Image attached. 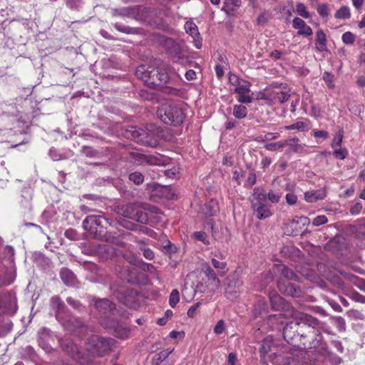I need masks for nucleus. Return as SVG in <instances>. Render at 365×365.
<instances>
[{"label": "nucleus", "instance_id": "50", "mask_svg": "<svg viewBox=\"0 0 365 365\" xmlns=\"http://www.w3.org/2000/svg\"><path fill=\"white\" fill-rule=\"evenodd\" d=\"M271 343L272 341L267 339H265L262 341L260 352L262 354L264 355L270 351Z\"/></svg>", "mask_w": 365, "mask_h": 365}, {"label": "nucleus", "instance_id": "42", "mask_svg": "<svg viewBox=\"0 0 365 365\" xmlns=\"http://www.w3.org/2000/svg\"><path fill=\"white\" fill-rule=\"evenodd\" d=\"M341 40L344 43H345L346 45H351L355 41V36L351 32L346 31L344 34H343V35L341 36Z\"/></svg>", "mask_w": 365, "mask_h": 365}, {"label": "nucleus", "instance_id": "4", "mask_svg": "<svg viewBox=\"0 0 365 365\" xmlns=\"http://www.w3.org/2000/svg\"><path fill=\"white\" fill-rule=\"evenodd\" d=\"M135 73L148 86L153 88L165 84L169 79V76L166 71L152 66L141 65L137 68Z\"/></svg>", "mask_w": 365, "mask_h": 365}, {"label": "nucleus", "instance_id": "36", "mask_svg": "<svg viewBox=\"0 0 365 365\" xmlns=\"http://www.w3.org/2000/svg\"><path fill=\"white\" fill-rule=\"evenodd\" d=\"M308 125L309 120L307 119H305L304 121H297L295 123L287 125L284 127V128L286 130H298L300 131H303Z\"/></svg>", "mask_w": 365, "mask_h": 365}, {"label": "nucleus", "instance_id": "28", "mask_svg": "<svg viewBox=\"0 0 365 365\" xmlns=\"http://www.w3.org/2000/svg\"><path fill=\"white\" fill-rule=\"evenodd\" d=\"M135 293L130 290H127L125 293H121V296H118V299L126 306L132 307L133 300L132 297Z\"/></svg>", "mask_w": 365, "mask_h": 365}, {"label": "nucleus", "instance_id": "62", "mask_svg": "<svg viewBox=\"0 0 365 365\" xmlns=\"http://www.w3.org/2000/svg\"><path fill=\"white\" fill-rule=\"evenodd\" d=\"M51 331L46 328H42L38 331L39 338L43 340H46L47 338L50 337Z\"/></svg>", "mask_w": 365, "mask_h": 365}, {"label": "nucleus", "instance_id": "49", "mask_svg": "<svg viewBox=\"0 0 365 365\" xmlns=\"http://www.w3.org/2000/svg\"><path fill=\"white\" fill-rule=\"evenodd\" d=\"M323 80L326 82L328 87L333 88L334 84L333 83L334 76L329 72H324L322 76Z\"/></svg>", "mask_w": 365, "mask_h": 365}, {"label": "nucleus", "instance_id": "40", "mask_svg": "<svg viewBox=\"0 0 365 365\" xmlns=\"http://www.w3.org/2000/svg\"><path fill=\"white\" fill-rule=\"evenodd\" d=\"M180 301V294L178 289H173L169 297V304L174 308Z\"/></svg>", "mask_w": 365, "mask_h": 365}, {"label": "nucleus", "instance_id": "48", "mask_svg": "<svg viewBox=\"0 0 365 365\" xmlns=\"http://www.w3.org/2000/svg\"><path fill=\"white\" fill-rule=\"evenodd\" d=\"M114 28L122 32V33H125V34H133L134 33V31L135 29L133 28H131V27H129V26H124V25H122L120 24H115L113 25Z\"/></svg>", "mask_w": 365, "mask_h": 365}, {"label": "nucleus", "instance_id": "59", "mask_svg": "<svg viewBox=\"0 0 365 365\" xmlns=\"http://www.w3.org/2000/svg\"><path fill=\"white\" fill-rule=\"evenodd\" d=\"M286 202L289 205H294L297 203V197L294 193L289 192L286 195Z\"/></svg>", "mask_w": 365, "mask_h": 365}, {"label": "nucleus", "instance_id": "63", "mask_svg": "<svg viewBox=\"0 0 365 365\" xmlns=\"http://www.w3.org/2000/svg\"><path fill=\"white\" fill-rule=\"evenodd\" d=\"M237 101L242 103H248L252 101V97L247 94H238Z\"/></svg>", "mask_w": 365, "mask_h": 365}, {"label": "nucleus", "instance_id": "27", "mask_svg": "<svg viewBox=\"0 0 365 365\" xmlns=\"http://www.w3.org/2000/svg\"><path fill=\"white\" fill-rule=\"evenodd\" d=\"M113 15L134 18L136 15V11L133 7H124L120 9H115L113 11Z\"/></svg>", "mask_w": 365, "mask_h": 365}, {"label": "nucleus", "instance_id": "31", "mask_svg": "<svg viewBox=\"0 0 365 365\" xmlns=\"http://www.w3.org/2000/svg\"><path fill=\"white\" fill-rule=\"evenodd\" d=\"M101 240L111 244L125 247V244L123 242L120 241L117 237L113 236L111 233L106 232L101 237Z\"/></svg>", "mask_w": 365, "mask_h": 365}, {"label": "nucleus", "instance_id": "1", "mask_svg": "<svg viewBox=\"0 0 365 365\" xmlns=\"http://www.w3.org/2000/svg\"><path fill=\"white\" fill-rule=\"evenodd\" d=\"M296 322H289L283 328L284 340L294 346H302L304 349H314L322 356L329 355L326 342L323 340L320 322L317 318L301 314Z\"/></svg>", "mask_w": 365, "mask_h": 365}, {"label": "nucleus", "instance_id": "25", "mask_svg": "<svg viewBox=\"0 0 365 365\" xmlns=\"http://www.w3.org/2000/svg\"><path fill=\"white\" fill-rule=\"evenodd\" d=\"M202 211L205 213V215L207 216H213L216 215V213L218 212L219 211V207L217 201L212 200L207 202L204 205Z\"/></svg>", "mask_w": 365, "mask_h": 365}, {"label": "nucleus", "instance_id": "64", "mask_svg": "<svg viewBox=\"0 0 365 365\" xmlns=\"http://www.w3.org/2000/svg\"><path fill=\"white\" fill-rule=\"evenodd\" d=\"M242 81V80L240 79L238 76L235 74H230L229 76V81L232 86H235V88Z\"/></svg>", "mask_w": 365, "mask_h": 365}, {"label": "nucleus", "instance_id": "8", "mask_svg": "<svg viewBox=\"0 0 365 365\" xmlns=\"http://www.w3.org/2000/svg\"><path fill=\"white\" fill-rule=\"evenodd\" d=\"M167 52L175 63L187 66L191 63L185 49L172 38H167L165 41Z\"/></svg>", "mask_w": 365, "mask_h": 365}, {"label": "nucleus", "instance_id": "32", "mask_svg": "<svg viewBox=\"0 0 365 365\" xmlns=\"http://www.w3.org/2000/svg\"><path fill=\"white\" fill-rule=\"evenodd\" d=\"M247 110L245 106L235 105L233 108V115L238 119L244 118L247 116Z\"/></svg>", "mask_w": 365, "mask_h": 365}, {"label": "nucleus", "instance_id": "20", "mask_svg": "<svg viewBox=\"0 0 365 365\" xmlns=\"http://www.w3.org/2000/svg\"><path fill=\"white\" fill-rule=\"evenodd\" d=\"M241 286L242 282L240 281L230 282L225 290L226 297L231 300L235 299L238 296Z\"/></svg>", "mask_w": 365, "mask_h": 365}, {"label": "nucleus", "instance_id": "30", "mask_svg": "<svg viewBox=\"0 0 365 365\" xmlns=\"http://www.w3.org/2000/svg\"><path fill=\"white\" fill-rule=\"evenodd\" d=\"M211 262L212 266L218 270L219 275L223 276L227 272L226 262H220L215 258H212Z\"/></svg>", "mask_w": 365, "mask_h": 365}, {"label": "nucleus", "instance_id": "46", "mask_svg": "<svg viewBox=\"0 0 365 365\" xmlns=\"http://www.w3.org/2000/svg\"><path fill=\"white\" fill-rule=\"evenodd\" d=\"M82 153L89 158H96L98 155V152L91 147L83 146L82 148Z\"/></svg>", "mask_w": 365, "mask_h": 365}, {"label": "nucleus", "instance_id": "12", "mask_svg": "<svg viewBox=\"0 0 365 365\" xmlns=\"http://www.w3.org/2000/svg\"><path fill=\"white\" fill-rule=\"evenodd\" d=\"M309 219L306 217H294L292 220H287L284 223V232L288 235H297L302 230V227H299L298 225L302 224L303 226L308 223Z\"/></svg>", "mask_w": 365, "mask_h": 365}, {"label": "nucleus", "instance_id": "58", "mask_svg": "<svg viewBox=\"0 0 365 365\" xmlns=\"http://www.w3.org/2000/svg\"><path fill=\"white\" fill-rule=\"evenodd\" d=\"M361 210H362L361 203L356 202L351 207L349 212L352 215H356L359 214V212L361 211Z\"/></svg>", "mask_w": 365, "mask_h": 365}, {"label": "nucleus", "instance_id": "33", "mask_svg": "<svg viewBox=\"0 0 365 365\" xmlns=\"http://www.w3.org/2000/svg\"><path fill=\"white\" fill-rule=\"evenodd\" d=\"M351 16L350 9L348 6H344L339 9L335 14L334 17L338 19H347Z\"/></svg>", "mask_w": 365, "mask_h": 365}, {"label": "nucleus", "instance_id": "52", "mask_svg": "<svg viewBox=\"0 0 365 365\" xmlns=\"http://www.w3.org/2000/svg\"><path fill=\"white\" fill-rule=\"evenodd\" d=\"M350 298L354 302L365 304V296L356 292H352L350 295Z\"/></svg>", "mask_w": 365, "mask_h": 365}, {"label": "nucleus", "instance_id": "24", "mask_svg": "<svg viewBox=\"0 0 365 365\" xmlns=\"http://www.w3.org/2000/svg\"><path fill=\"white\" fill-rule=\"evenodd\" d=\"M145 133L143 130H140L136 128H132V130L127 132V138H130L137 143H145L146 141L144 140L143 136Z\"/></svg>", "mask_w": 365, "mask_h": 365}, {"label": "nucleus", "instance_id": "16", "mask_svg": "<svg viewBox=\"0 0 365 365\" xmlns=\"http://www.w3.org/2000/svg\"><path fill=\"white\" fill-rule=\"evenodd\" d=\"M60 277L63 283L70 287L78 285V279L74 273L68 268H63L60 272Z\"/></svg>", "mask_w": 365, "mask_h": 365}, {"label": "nucleus", "instance_id": "19", "mask_svg": "<svg viewBox=\"0 0 365 365\" xmlns=\"http://www.w3.org/2000/svg\"><path fill=\"white\" fill-rule=\"evenodd\" d=\"M275 269L281 274V277L279 279H282L287 281H297L299 279L297 275L291 269L284 264L276 265Z\"/></svg>", "mask_w": 365, "mask_h": 365}, {"label": "nucleus", "instance_id": "51", "mask_svg": "<svg viewBox=\"0 0 365 365\" xmlns=\"http://www.w3.org/2000/svg\"><path fill=\"white\" fill-rule=\"evenodd\" d=\"M328 222V219L325 215L317 216L312 221V225L314 226H319L324 225Z\"/></svg>", "mask_w": 365, "mask_h": 365}, {"label": "nucleus", "instance_id": "23", "mask_svg": "<svg viewBox=\"0 0 365 365\" xmlns=\"http://www.w3.org/2000/svg\"><path fill=\"white\" fill-rule=\"evenodd\" d=\"M202 271L208 280L213 282L217 287L220 285V279L215 271L207 263H204L202 264Z\"/></svg>", "mask_w": 365, "mask_h": 365}, {"label": "nucleus", "instance_id": "47", "mask_svg": "<svg viewBox=\"0 0 365 365\" xmlns=\"http://www.w3.org/2000/svg\"><path fill=\"white\" fill-rule=\"evenodd\" d=\"M296 10H297V12L298 13V14L300 15L301 16L306 18V19L309 17V14L307 11L306 7L304 4L298 3L296 6Z\"/></svg>", "mask_w": 365, "mask_h": 365}, {"label": "nucleus", "instance_id": "39", "mask_svg": "<svg viewBox=\"0 0 365 365\" xmlns=\"http://www.w3.org/2000/svg\"><path fill=\"white\" fill-rule=\"evenodd\" d=\"M299 139L297 138H292L284 140L285 145H288L294 152H298L302 145L298 143Z\"/></svg>", "mask_w": 365, "mask_h": 365}, {"label": "nucleus", "instance_id": "2", "mask_svg": "<svg viewBox=\"0 0 365 365\" xmlns=\"http://www.w3.org/2000/svg\"><path fill=\"white\" fill-rule=\"evenodd\" d=\"M92 302L96 310L103 314L100 319L101 324L113 331L115 336L125 338L128 334L127 329L114 318L115 304L108 299L93 298Z\"/></svg>", "mask_w": 365, "mask_h": 365}, {"label": "nucleus", "instance_id": "14", "mask_svg": "<svg viewBox=\"0 0 365 365\" xmlns=\"http://www.w3.org/2000/svg\"><path fill=\"white\" fill-rule=\"evenodd\" d=\"M277 287L281 293L287 296L299 297L302 294V291L299 287L282 279L278 280Z\"/></svg>", "mask_w": 365, "mask_h": 365}, {"label": "nucleus", "instance_id": "38", "mask_svg": "<svg viewBox=\"0 0 365 365\" xmlns=\"http://www.w3.org/2000/svg\"><path fill=\"white\" fill-rule=\"evenodd\" d=\"M128 179L134 184L139 185L144 181V176L141 173L133 172L129 174Z\"/></svg>", "mask_w": 365, "mask_h": 365}, {"label": "nucleus", "instance_id": "43", "mask_svg": "<svg viewBox=\"0 0 365 365\" xmlns=\"http://www.w3.org/2000/svg\"><path fill=\"white\" fill-rule=\"evenodd\" d=\"M207 226L208 229L210 230L212 237L215 239H220V235L217 230V229L215 227V225L214 224V221L212 219H210L207 222Z\"/></svg>", "mask_w": 365, "mask_h": 365}, {"label": "nucleus", "instance_id": "61", "mask_svg": "<svg viewBox=\"0 0 365 365\" xmlns=\"http://www.w3.org/2000/svg\"><path fill=\"white\" fill-rule=\"evenodd\" d=\"M347 151L345 149H336L334 151L333 155L336 158L343 160L346 158Z\"/></svg>", "mask_w": 365, "mask_h": 365}, {"label": "nucleus", "instance_id": "35", "mask_svg": "<svg viewBox=\"0 0 365 365\" xmlns=\"http://www.w3.org/2000/svg\"><path fill=\"white\" fill-rule=\"evenodd\" d=\"M326 278L334 286L338 288L344 289V284L342 280L335 274L328 273L326 274Z\"/></svg>", "mask_w": 365, "mask_h": 365}, {"label": "nucleus", "instance_id": "55", "mask_svg": "<svg viewBox=\"0 0 365 365\" xmlns=\"http://www.w3.org/2000/svg\"><path fill=\"white\" fill-rule=\"evenodd\" d=\"M200 305H201L200 302H197L194 305L191 306L189 308V309L187 310V316L190 318H193L195 316L197 311L200 308Z\"/></svg>", "mask_w": 365, "mask_h": 365}, {"label": "nucleus", "instance_id": "5", "mask_svg": "<svg viewBox=\"0 0 365 365\" xmlns=\"http://www.w3.org/2000/svg\"><path fill=\"white\" fill-rule=\"evenodd\" d=\"M50 306L55 312L56 319L61 322L68 330L74 331L83 326V322L78 319H70L68 321L65 320V317H68L69 311L58 296H53L51 298Z\"/></svg>", "mask_w": 365, "mask_h": 365}, {"label": "nucleus", "instance_id": "41", "mask_svg": "<svg viewBox=\"0 0 365 365\" xmlns=\"http://www.w3.org/2000/svg\"><path fill=\"white\" fill-rule=\"evenodd\" d=\"M66 302L69 305H71L73 309L76 310L81 311L84 309V307L80 302V301L76 300L71 297L66 299Z\"/></svg>", "mask_w": 365, "mask_h": 365}, {"label": "nucleus", "instance_id": "45", "mask_svg": "<svg viewBox=\"0 0 365 365\" xmlns=\"http://www.w3.org/2000/svg\"><path fill=\"white\" fill-rule=\"evenodd\" d=\"M285 146L284 141H279L267 144L265 148L268 150L274 151L281 149Z\"/></svg>", "mask_w": 365, "mask_h": 365}, {"label": "nucleus", "instance_id": "37", "mask_svg": "<svg viewBox=\"0 0 365 365\" xmlns=\"http://www.w3.org/2000/svg\"><path fill=\"white\" fill-rule=\"evenodd\" d=\"M185 29L192 38L199 37L197 27L194 23L189 21L186 22L185 24Z\"/></svg>", "mask_w": 365, "mask_h": 365}, {"label": "nucleus", "instance_id": "26", "mask_svg": "<svg viewBox=\"0 0 365 365\" xmlns=\"http://www.w3.org/2000/svg\"><path fill=\"white\" fill-rule=\"evenodd\" d=\"M224 6L222 10L230 14L232 11H235L241 6V0H224Z\"/></svg>", "mask_w": 365, "mask_h": 365}, {"label": "nucleus", "instance_id": "34", "mask_svg": "<svg viewBox=\"0 0 365 365\" xmlns=\"http://www.w3.org/2000/svg\"><path fill=\"white\" fill-rule=\"evenodd\" d=\"M173 350H163L155 354L153 359L155 365H159L163 361L168 357Z\"/></svg>", "mask_w": 365, "mask_h": 365}, {"label": "nucleus", "instance_id": "13", "mask_svg": "<svg viewBox=\"0 0 365 365\" xmlns=\"http://www.w3.org/2000/svg\"><path fill=\"white\" fill-rule=\"evenodd\" d=\"M102 220H104L110 225L111 224L108 218L100 215H89L83 221V227L91 233H94L97 232V227L101 226Z\"/></svg>", "mask_w": 365, "mask_h": 365}, {"label": "nucleus", "instance_id": "29", "mask_svg": "<svg viewBox=\"0 0 365 365\" xmlns=\"http://www.w3.org/2000/svg\"><path fill=\"white\" fill-rule=\"evenodd\" d=\"M251 83L249 81L242 80L237 86L235 88V92L237 94H248L250 92Z\"/></svg>", "mask_w": 365, "mask_h": 365}, {"label": "nucleus", "instance_id": "17", "mask_svg": "<svg viewBox=\"0 0 365 365\" xmlns=\"http://www.w3.org/2000/svg\"><path fill=\"white\" fill-rule=\"evenodd\" d=\"M293 27L296 29H299L297 32L299 35L309 36L313 34L312 28L307 26L305 21L299 17L294 19Z\"/></svg>", "mask_w": 365, "mask_h": 365}, {"label": "nucleus", "instance_id": "18", "mask_svg": "<svg viewBox=\"0 0 365 365\" xmlns=\"http://www.w3.org/2000/svg\"><path fill=\"white\" fill-rule=\"evenodd\" d=\"M338 272L342 275L345 279L353 283L360 290L365 292V279L343 270H338Z\"/></svg>", "mask_w": 365, "mask_h": 365}, {"label": "nucleus", "instance_id": "15", "mask_svg": "<svg viewBox=\"0 0 365 365\" xmlns=\"http://www.w3.org/2000/svg\"><path fill=\"white\" fill-rule=\"evenodd\" d=\"M33 198V190L31 187H25L21 190L19 202L26 210H31L32 208L31 201Z\"/></svg>", "mask_w": 365, "mask_h": 365}, {"label": "nucleus", "instance_id": "54", "mask_svg": "<svg viewBox=\"0 0 365 365\" xmlns=\"http://www.w3.org/2000/svg\"><path fill=\"white\" fill-rule=\"evenodd\" d=\"M267 197H268L269 201H271L272 202L277 203V202H279V201L281 198V195L279 193H276L274 191L271 190L267 193Z\"/></svg>", "mask_w": 365, "mask_h": 365}, {"label": "nucleus", "instance_id": "6", "mask_svg": "<svg viewBox=\"0 0 365 365\" xmlns=\"http://www.w3.org/2000/svg\"><path fill=\"white\" fill-rule=\"evenodd\" d=\"M254 214L259 220H264L272 215L270 205L267 202V194L261 187H256L250 198Z\"/></svg>", "mask_w": 365, "mask_h": 365}, {"label": "nucleus", "instance_id": "3", "mask_svg": "<svg viewBox=\"0 0 365 365\" xmlns=\"http://www.w3.org/2000/svg\"><path fill=\"white\" fill-rule=\"evenodd\" d=\"M269 298L272 308L274 311H280L281 313L269 317V324L274 327L275 322L283 324L282 319L284 317H292L297 319L301 314L294 308L280 297L276 292H271L269 294Z\"/></svg>", "mask_w": 365, "mask_h": 365}, {"label": "nucleus", "instance_id": "22", "mask_svg": "<svg viewBox=\"0 0 365 365\" xmlns=\"http://www.w3.org/2000/svg\"><path fill=\"white\" fill-rule=\"evenodd\" d=\"M315 48L319 52H322L327 50L326 35L322 30H319L316 33Z\"/></svg>", "mask_w": 365, "mask_h": 365}, {"label": "nucleus", "instance_id": "11", "mask_svg": "<svg viewBox=\"0 0 365 365\" xmlns=\"http://www.w3.org/2000/svg\"><path fill=\"white\" fill-rule=\"evenodd\" d=\"M113 341L110 338L93 336L87 344V349L93 356H102L111 349Z\"/></svg>", "mask_w": 365, "mask_h": 365}, {"label": "nucleus", "instance_id": "7", "mask_svg": "<svg viewBox=\"0 0 365 365\" xmlns=\"http://www.w3.org/2000/svg\"><path fill=\"white\" fill-rule=\"evenodd\" d=\"M157 116L164 123L175 126L180 125L185 117L180 106L169 104H163L157 110Z\"/></svg>", "mask_w": 365, "mask_h": 365}, {"label": "nucleus", "instance_id": "9", "mask_svg": "<svg viewBox=\"0 0 365 365\" xmlns=\"http://www.w3.org/2000/svg\"><path fill=\"white\" fill-rule=\"evenodd\" d=\"M117 213L141 224H147L148 222L147 213L143 211L142 205L138 203H130L118 206Z\"/></svg>", "mask_w": 365, "mask_h": 365}, {"label": "nucleus", "instance_id": "57", "mask_svg": "<svg viewBox=\"0 0 365 365\" xmlns=\"http://www.w3.org/2000/svg\"><path fill=\"white\" fill-rule=\"evenodd\" d=\"M318 14L322 17H327L329 15V9L326 4H322L317 7Z\"/></svg>", "mask_w": 365, "mask_h": 365}, {"label": "nucleus", "instance_id": "56", "mask_svg": "<svg viewBox=\"0 0 365 365\" xmlns=\"http://www.w3.org/2000/svg\"><path fill=\"white\" fill-rule=\"evenodd\" d=\"M194 237L197 240L202 242L205 245L209 244V242L206 237V234L203 232H194Z\"/></svg>", "mask_w": 365, "mask_h": 365}, {"label": "nucleus", "instance_id": "44", "mask_svg": "<svg viewBox=\"0 0 365 365\" xmlns=\"http://www.w3.org/2000/svg\"><path fill=\"white\" fill-rule=\"evenodd\" d=\"M333 320L334 325L339 331H345L346 323L345 320L341 317H335Z\"/></svg>", "mask_w": 365, "mask_h": 365}, {"label": "nucleus", "instance_id": "60", "mask_svg": "<svg viewBox=\"0 0 365 365\" xmlns=\"http://www.w3.org/2000/svg\"><path fill=\"white\" fill-rule=\"evenodd\" d=\"M225 331V323L223 320H220L217 322L216 325L214 327V332L216 334H220Z\"/></svg>", "mask_w": 365, "mask_h": 365}, {"label": "nucleus", "instance_id": "21", "mask_svg": "<svg viewBox=\"0 0 365 365\" xmlns=\"http://www.w3.org/2000/svg\"><path fill=\"white\" fill-rule=\"evenodd\" d=\"M325 196L326 192L324 190H311L304 192V200L310 203L322 200Z\"/></svg>", "mask_w": 365, "mask_h": 365}, {"label": "nucleus", "instance_id": "53", "mask_svg": "<svg viewBox=\"0 0 365 365\" xmlns=\"http://www.w3.org/2000/svg\"><path fill=\"white\" fill-rule=\"evenodd\" d=\"M65 350L68 352L73 358H76V354L80 352L79 348L76 344H71V347L68 345H66L65 347Z\"/></svg>", "mask_w": 365, "mask_h": 365}, {"label": "nucleus", "instance_id": "10", "mask_svg": "<svg viewBox=\"0 0 365 365\" xmlns=\"http://www.w3.org/2000/svg\"><path fill=\"white\" fill-rule=\"evenodd\" d=\"M264 99L283 103L290 97L289 91L282 83H273L264 89Z\"/></svg>", "mask_w": 365, "mask_h": 365}]
</instances>
